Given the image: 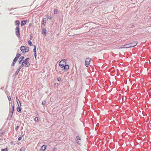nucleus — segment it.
Returning a JSON list of instances; mask_svg holds the SVG:
<instances>
[{"mask_svg":"<svg viewBox=\"0 0 151 151\" xmlns=\"http://www.w3.org/2000/svg\"><path fill=\"white\" fill-rule=\"evenodd\" d=\"M17 111L19 113H21L22 111L21 108H20L19 106L18 105V107H17Z\"/></svg>","mask_w":151,"mask_h":151,"instance_id":"nucleus-12","label":"nucleus"},{"mask_svg":"<svg viewBox=\"0 0 151 151\" xmlns=\"http://www.w3.org/2000/svg\"><path fill=\"white\" fill-rule=\"evenodd\" d=\"M34 121L35 122H38L39 120L38 118L37 117H36L34 119Z\"/></svg>","mask_w":151,"mask_h":151,"instance_id":"nucleus-20","label":"nucleus"},{"mask_svg":"<svg viewBox=\"0 0 151 151\" xmlns=\"http://www.w3.org/2000/svg\"><path fill=\"white\" fill-rule=\"evenodd\" d=\"M19 27H17L15 29L16 34L17 36L19 37H20V33L19 32Z\"/></svg>","mask_w":151,"mask_h":151,"instance_id":"nucleus-5","label":"nucleus"},{"mask_svg":"<svg viewBox=\"0 0 151 151\" xmlns=\"http://www.w3.org/2000/svg\"><path fill=\"white\" fill-rule=\"evenodd\" d=\"M20 56V54H17L16 56L15 57L17 58L18 59L19 58Z\"/></svg>","mask_w":151,"mask_h":151,"instance_id":"nucleus-21","label":"nucleus"},{"mask_svg":"<svg viewBox=\"0 0 151 151\" xmlns=\"http://www.w3.org/2000/svg\"><path fill=\"white\" fill-rule=\"evenodd\" d=\"M16 101H17V104L19 105V104H18V101H19V100L18 99L17 97V100H16Z\"/></svg>","mask_w":151,"mask_h":151,"instance_id":"nucleus-27","label":"nucleus"},{"mask_svg":"<svg viewBox=\"0 0 151 151\" xmlns=\"http://www.w3.org/2000/svg\"><path fill=\"white\" fill-rule=\"evenodd\" d=\"M54 13L57 14L58 13V10L57 9H54Z\"/></svg>","mask_w":151,"mask_h":151,"instance_id":"nucleus-19","label":"nucleus"},{"mask_svg":"<svg viewBox=\"0 0 151 151\" xmlns=\"http://www.w3.org/2000/svg\"><path fill=\"white\" fill-rule=\"evenodd\" d=\"M91 59L89 58H86L85 60V65L86 67H88V65L90 64V62L91 61Z\"/></svg>","mask_w":151,"mask_h":151,"instance_id":"nucleus-4","label":"nucleus"},{"mask_svg":"<svg viewBox=\"0 0 151 151\" xmlns=\"http://www.w3.org/2000/svg\"><path fill=\"white\" fill-rule=\"evenodd\" d=\"M60 66L61 68H64L63 70H67L69 68V65L66 64V60H63L60 61L59 63Z\"/></svg>","mask_w":151,"mask_h":151,"instance_id":"nucleus-1","label":"nucleus"},{"mask_svg":"<svg viewBox=\"0 0 151 151\" xmlns=\"http://www.w3.org/2000/svg\"><path fill=\"white\" fill-rule=\"evenodd\" d=\"M16 62H15V61H13V62L12 64V66H14V65H15V63H16Z\"/></svg>","mask_w":151,"mask_h":151,"instance_id":"nucleus-24","label":"nucleus"},{"mask_svg":"<svg viewBox=\"0 0 151 151\" xmlns=\"http://www.w3.org/2000/svg\"><path fill=\"white\" fill-rule=\"evenodd\" d=\"M8 100H9V101H11V99L9 96H8Z\"/></svg>","mask_w":151,"mask_h":151,"instance_id":"nucleus-26","label":"nucleus"},{"mask_svg":"<svg viewBox=\"0 0 151 151\" xmlns=\"http://www.w3.org/2000/svg\"><path fill=\"white\" fill-rule=\"evenodd\" d=\"M60 80H61V79L60 78H58V81H60Z\"/></svg>","mask_w":151,"mask_h":151,"instance_id":"nucleus-30","label":"nucleus"},{"mask_svg":"<svg viewBox=\"0 0 151 151\" xmlns=\"http://www.w3.org/2000/svg\"><path fill=\"white\" fill-rule=\"evenodd\" d=\"M34 48L33 50V51L35 52V53H36V46L34 45Z\"/></svg>","mask_w":151,"mask_h":151,"instance_id":"nucleus-15","label":"nucleus"},{"mask_svg":"<svg viewBox=\"0 0 151 151\" xmlns=\"http://www.w3.org/2000/svg\"><path fill=\"white\" fill-rule=\"evenodd\" d=\"M20 24V22L18 20L16 21L15 22V24L17 26V27H19Z\"/></svg>","mask_w":151,"mask_h":151,"instance_id":"nucleus-13","label":"nucleus"},{"mask_svg":"<svg viewBox=\"0 0 151 151\" xmlns=\"http://www.w3.org/2000/svg\"><path fill=\"white\" fill-rule=\"evenodd\" d=\"M19 128V127L18 126H16V127H15V129L17 130V131L18 130V129Z\"/></svg>","mask_w":151,"mask_h":151,"instance_id":"nucleus-23","label":"nucleus"},{"mask_svg":"<svg viewBox=\"0 0 151 151\" xmlns=\"http://www.w3.org/2000/svg\"><path fill=\"white\" fill-rule=\"evenodd\" d=\"M22 139V137H19L18 138V141H19V140H20Z\"/></svg>","mask_w":151,"mask_h":151,"instance_id":"nucleus-28","label":"nucleus"},{"mask_svg":"<svg viewBox=\"0 0 151 151\" xmlns=\"http://www.w3.org/2000/svg\"><path fill=\"white\" fill-rule=\"evenodd\" d=\"M18 59V58H17L15 57L14 59L13 60L16 62L17 60Z\"/></svg>","mask_w":151,"mask_h":151,"instance_id":"nucleus-25","label":"nucleus"},{"mask_svg":"<svg viewBox=\"0 0 151 151\" xmlns=\"http://www.w3.org/2000/svg\"><path fill=\"white\" fill-rule=\"evenodd\" d=\"M14 105H13L12 106V115L14 113Z\"/></svg>","mask_w":151,"mask_h":151,"instance_id":"nucleus-17","label":"nucleus"},{"mask_svg":"<svg viewBox=\"0 0 151 151\" xmlns=\"http://www.w3.org/2000/svg\"><path fill=\"white\" fill-rule=\"evenodd\" d=\"M129 44L131 46V47H132L136 46L137 44V42H133Z\"/></svg>","mask_w":151,"mask_h":151,"instance_id":"nucleus-7","label":"nucleus"},{"mask_svg":"<svg viewBox=\"0 0 151 151\" xmlns=\"http://www.w3.org/2000/svg\"><path fill=\"white\" fill-rule=\"evenodd\" d=\"M29 59V58H27L22 63V64L19 67V68L20 69L24 66L26 67L29 66L30 65V63L28 62Z\"/></svg>","mask_w":151,"mask_h":151,"instance_id":"nucleus-2","label":"nucleus"},{"mask_svg":"<svg viewBox=\"0 0 151 151\" xmlns=\"http://www.w3.org/2000/svg\"><path fill=\"white\" fill-rule=\"evenodd\" d=\"M28 44L30 45V46H32V43L29 40V41H28Z\"/></svg>","mask_w":151,"mask_h":151,"instance_id":"nucleus-16","label":"nucleus"},{"mask_svg":"<svg viewBox=\"0 0 151 151\" xmlns=\"http://www.w3.org/2000/svg\"><path fill=\"white\" fill-rule=\"evenodd\" d=\"M24 59V57L23 56L21 57L19 60V64H20L21 62Z\"/></svg>","mask_w":151,"mask_h":151,"instance_id":"nucleus-10","label":"nucleus"},{"mask_svg":"<svg viewBox=\"0 0 151 151\" xmlns=\"http://www.w3.org/2000/svg\"><path fill=\"white\" fill-rule=\"evenodd\" d=\"M19 70H17L16 73H17V74H18V73L19 72Z\"/></svg>","mask_w":151,"mask_h":151,"instance_id":"nucleus-31","label":"nucleus"},{"mask_svg":"<svg viewBox=\"0 0 151 151\" xmlns=\"http://www.w3.org/2000/svg\"><path fill=\"white\" fill-rule=\"evenodd\" d=\"M47 148V145H44L42 146L40 149L41 151H45Z\"/></svg>","mask_w":151,"mask_h":151,"instance_id":"nucleus-8","label":"nucleus"},{"mask_svg":"<svg viewBox=\"0 0 151 151\" xmlns=\"http://www.w3.org/2000/svg\"><path fill=\"white\" fill-rule=\"evenodd\" d=\"M76 142L78 144L80 145L81 143V137L79 136H77L76 138Z\"/></svg>","mask_w":151,"mask_h":151,"instance_id":"nucleus-6","label":"nucleus"},{"mask_svg":"<svg viewBox=\"0 0 151 151\" xmlns=\"http://www.w3.org/2000/svg\"><path fill=\"white\" fill-rule=\"evenodd\" d=\"M20 50L22 52L24 53L27 52L29 50V48L27 47L22 46L20 47Z\"/></svg>","mask_w":151,"mask_h":151,"instance_id":"nucleus-3","label":"nucleus"},{"mask_svg":"<svg viewBox=\"0 0 151 151\" xmlns=\"http://www.w3.org/2000/svg\"><path fill=\"white\" fill-rule=\"evenodd\" d=\"M20 105H21V104L20 103Z\"/></svg>","mask_w":151,"mask_h":151,"instance_id":"nucleus-33","label":"nucleus"},{"mask_svg":"<svg viewBox=\"0 0 151 151\" xmlns=\"http://www.w3.org/2000/svg\"><path fill=\"white\" fill-rule=\"evenodd\" d=\"M37 53H35V58H36V56H37Z\"/></svg>","mask_w":151,"mask_h":151,"instance_id":"nucleus-29","label":"nucleus"},{"mask_svg":"<svg viewBox=\"0 0 151 151\" xmlns=\"http://www.w3.org/2000/svg\"><path fill=\"white\" fill-rule=\"evenodd\" d=\"M46 30L45 29H43L42 31V34L43 35H45L46 34Z\"/></svg>","mask_w":151,"mask_h":151,"instance_id":"nucleus-14","label":"nucleus"},{"mask_svg":"<svg viewBox=\"0 0 151 151\" xmlns=\"http://www.w3.org/2000/svg\"><path fill=\"white\" fill-rule=\"evenodd\" d=\"M24 150H25L24 148L22 147L21 148V149H20L19 151H24Z\"/></svg>","mask_w":151,"mask_h":151,"instance_id":"nucleus-22","label":"nucleus"},{"mask_svg":"<svg viewBox=\"0 0 151 151\" xmlns=\"http://www.w3.org/2000/svg\"><path fill=\"white\" fill-rule=\"evenodd\" d=\"M27 22V20H23V21H22L21 22V26H22L25 25L26 24Z\"/></svg>","mask_w":151,"mask_h":151,"instance_id":"nucleus-11","label":"nucleus"},{"mask_svg":"<svg viewBox=\"0 0 151 151\" xmlns=\"http://www.w3.org/2000/svg\"><path fill=\"white\" fill-rule=\"evenodd\" d=\"M129 47H131V46L130 45V44H126L122 46V47H121V48H128Z\"/></svg>","mask_w":151,"mask_h":151,"instance_id":"nucleus-9","label":"nucleus"},{"mask_svg":"<svg viewBox=\"0 0 151 151\" xmlns=\"http://www.w3.org/2000/svg\"><path fill=\"white\" fill-rule=\"evenodd\" d=\"M51 18H52L50 16V17H49L48 18L49 19H51Z\"/></svg>","mask_w":151,"mask_h":151,"instance_id":"nucleus-32","label":"nucleus"},{"mask_svg":"<svg viewBox=\"0 0 151 151\" xmlns=\"http://www.w3.org/2000/svg\"><path fill=\"white\" fill-rule=\"evenodd\" d=\"M8 150L7 148L4 149H2L1 150V151H8Z\"/></svg>","mask_w":151,"mask_h":151,"instance_id":"nucleus-18","label":"nucleus"}]
</instances>
